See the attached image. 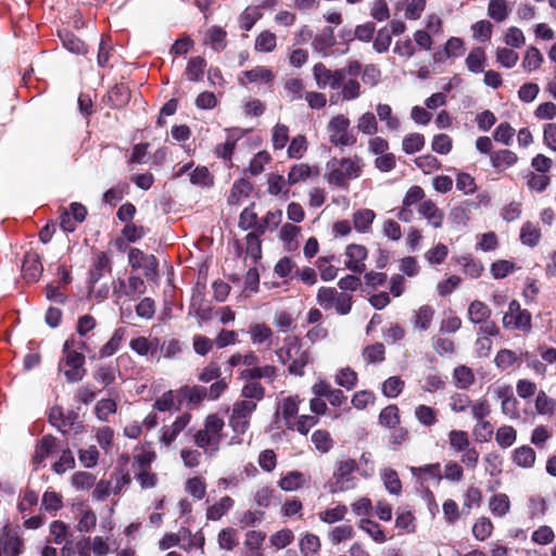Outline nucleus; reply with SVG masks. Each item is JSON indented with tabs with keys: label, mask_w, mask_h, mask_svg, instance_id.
Returning <instances> with one entry per match:
<instances>
[{
	"label": "nucleus",
	"mask_w": 556,
	"mask_h": 556,
	"mask_svg": "<svg viewBox=\"0 0 556 556\" xmlns=\"http://www.w3.org/2000/svg\"><path fill=\"white\" fill-rule=\"evenodd\" d=\"M301 228L293 224H285L279 231V239L288 251H295L299 248L298 237Z\"/></svg>",
	"instance_id": "393cba45"
},
{
	"label": "nucleus",
	"mask_w": 556,
	"mask_h": 556,
	"mask_svg": "<svg viewBox=\"0 0 556 556\" xmlns=\"http://www.w3.org/2000/svg\"><path fill=\"white\" fill-rule=\"evenodd\" d=\"M156 455L153 451L146 447H140L135 451L132 467L135 471L142 469H150L151 464L154 462Z\"/></svg>",
	"instance_id": "ea45409f"
},
{
	"label": "nucleus",
	"mask_w": 556,
	"mask_h": 556,
	"mask_svg": "<svg viewBox=\"0 0 556 556\" xmlns=\"http://www.w3.org/2000/svg\"><path fill=\"white\" fill-rule=\"evenodd\" d=\"M376 214L370 208H361L353 213V225L356 231L366 233L370 230Z\"/></svg>",
	"instance_id": "bb28decb"
},
{
	"label": "nucleus",
	"mask_w": 556,
	"mask_h": 556,
	"mask_svg": "<svg viewBox=\"0 0 556 556\" xmlns=\"http://www.w3.org/2000/svg\"><path fill=\"white\" fill-rule=\"evenodd\" d=\"M418 214L426 218L428 224L434 228H440L443 224L444 213L432 200L422 201L418 206Z\"/></svg>",
	"instance_id": "a211bd4d"
},
{
	"label": "nucleus",
	"mask_w": 556,
	"mask_h": 556,
	"mask_svg": "<svg viewBox=\"0 0 556 556\" xmlns=\"http://www.w3.org/2000/svg\"><path fill=\"white\" fill-rule=\"evenodd\" d=\"M84 349H86V343L76 340L74 337L66 339L63 344L59 370L64 374L67 382H78L86 375V358L81 352Z\"/></svg>",
	"instance_id": "f03ea898"
},
{
	"label": "nucleus",
	"mask_w": 556,
	"mask_h": 556,
	"mask_svg": "<svg viewBox=\"0 0 556 556\" xmlns=\"http://www.w3.org/2000/svg\"><path fill=\"white\" fill-rule=\"evenodd\" d=\"M365 162L362 156L332 157L326 163L325 180L329 186L346 190L351 180L363 175Z\"/></svg>",
	"instance_id": "f257e3e1"
},
{
	"label": "nucleus",
	"mask_w": 556,
	"mask_h": 556,
	"mask_svg": "<svg viewBox=\"0 0 556 556\" xmlns=\"http://www.w3.org/2000/svg\"><path fill=\"white\" fill-rule=\"evenodd\" d=\"M285 97L290 101L300 100L305 96V85L300 78H289L283 85Z\"/></svg>",
	"instance_id": "37998d69"
},
{
	"label": "nucleus",
	"mask_w": 556,
	"mask_h": 556,
	"mask_svg": "<svg viewBox=\"0 0 556 556\" xmlns=\"http://www.w3.org/2000/svg\"><path fill=\"white\" fill-rule=\"evenodd\" d=\"M381 479L390 494L399 495L402 491V483L399 479L397 472L393 469H384L381 473Z\"/></svg>",
	"instance_id": "e2e57ef3"
},
{
	"label": "nucleus",
	"mask_w": 556,
	"mask_h": 556,
	"mask_svg": "<svg viewBox=\"0 0 556 556\" xmlns=\"http://www.w3.org/2000/svg\"><path fill=\"white\" fill-rule=\"evenodd\" d=\"M190 419L191 417L189 414H182L179 417H177L176 420L170 426L163 427L161 441L166 446H169L172 442L176 440L178 434L188 426Z\"/></svg>",
	"instance_id": "aec40b11"
},
{
	"label": "nucleus",
	"mask_w": 556,
	"mask_h": 556,
	"mask_svg": "<svg viewBox=\"0 0 556 556\" xmlns=\"http://www.w3.org/2000/svg\"><path fill=\"white\" fill-rule=\"evenodd\" d=\"M273 324L281 332L292 331L296 327L295 319L286 311H277Z\"/></svg>",
	"instance_id": "864d4df0"
},
{
	"label": "nucleus",
	"mask_w": 556,
	"mask_h": 556,
	"mask_svg": "<svg viewBox=\"0 0 556 556\" xmlns=\"http://www.w3.org/2000/svg\"><path fill=\"white\" fill-rule=\"evenodd\" d=\"M517 439V431L511 426H502L496 430L495 441L502 448L510 447Z\"/></svg>",
	"instance_id": "09e8293b"
},
{
	"label": "nucleus",
	"mask_w": 556,
	"mask_h": 556,
	"mask_svg": "<svg viewBox=\"0 0 556 556\" xmlns=\"http://www.w3.org/2000/svg\"><path fill=\"white\" fill-rule=\"evenodd\" d=\"M77 521L79 532H90L97 525V515L91 508L81 506L78 508Z\"/></svg>",
	"instance_id": "4c0bfd02"
},
{
	"label": "nucleus",
	"mask_w": 556,
	"mask_h": 556,
	"mask_svg": "<svg viewBox=\"0 0 556 556\" xmlns=\"http://www.w3.org/2000/svg\"><path fill=\"white\" fill-rule=\"evenodd\" d=\"M434 315V309L430 305L420 306L414 314V328L416 330L425 331L431 326Z\"/></svg>",
	"instance_id": "473e14b6"
},
{
	"label": "nucleus",
	"mask_w": 556,
	"mask_h": 556,
	"mask_svg": "<svg viewBox=\"0 0 556 556\" xmlns=\"http://www.w3.org/2000/svg\"><path fill=\"white\" fill-rule=\"evenodd\" d=\"M500 334V328H495L494 332L483 333L482 329H477V339L475 341V350L478 356L486 357L492 350L491 337Z\"/></svg>",
	"instance_id": "c756f323"
},
{
	"label": "nucleus",
	"mask_w": 556,
	"mask_h": 556,
	"mask_svg": "<svg viewBox=\"0 0 556 556\" xmlns=\"http://www.w3.org/2000/svg\"><path fill=\"white\" fill-rule=\"evenodd\" d=\"M466 67L469 72L479 74L482 73L485 68L486 55L485 51L481 47L473 48L467 55Z\"/></svg>",
	"instance_id": "a878e982"
},
{
	"label": "nucleus",
	"mask_w": 556,
	"mask_h": 556,
	"mask_svg": "<svg viewBox=\"0 0 556 556\" xmlns=\"http://www.w3.org/2000/svg\"><path fill=\"white\" fill-rule=\"evenodd\" d=\"M313 75L318 88L339 89L340 79L343 75V70L331 72L324 64L317 63L313 67Z\"/></svg>",
	"instance_id": "ddd939ff"
},
{
	"label": "nucleus",
	"mask_w": 556,
	"mask_h": 556,
	"mask_svg": "<svg viewBox=\"0 0 556 556\" xmlns=\"http://www.w3.org/2000/svg\"><path fill=\"white\" fill-rule=\"evenodd\" d=\"M117 368L112 365H100L93 372V379L108 387L112 384L116 379Z\"/></svg>",
	"instance_id": "8fccbe9b"
},
{
	"label": "nucleus",
	"mask_w": 556,
	"mask_h": 556,
	"mask_svg": "<svg viewBox=\"0 0 556 556\" xmlns=\"http://www.w3.org/2000/svg\"><path fill=\"white\" fill-rule=\"evenodd\" d=\"M409 470L412 475L419 479L421 482L429 480H435L437 482H440L442 479L441 465L439 463L427 464L420 467H410Z\"/></svg>",
	"instance_id": "5701e85b"
},
{
	"label": "nucleus",
	"mask_w": 556,
	"mask_h": 556,
	"mask_svg": "<svg viewBox=\"0 0 556 556\" xmlns=\"http://www.w3.org/2000/svg\"><path fill=\"white\" fill-rule=\"evenodd\" d=\"M289 141V128L285 124H276L271 130V143L275 150H282Z\"/></svg>",
	"instance_id": "bf43d9fd"
},
{
	"label": "nucleus",
	"mask_w": 556,
	"mask_h": 556,
	"mask_svg": "<svg viewBox=\"0 0 556 556\" xmlns=\"http://www.w3.org/2000/svg\"><path fill=\"white\" fill-rule=\"evenodd\" d=\"M489 508L495 517H504L510 509V501L508 495L505 493L494 494L490 497Z\"/></svg>",
	"instance_id": "72a5a7b5"
},
{
	"label": "nucleus",
	"mask_w": 556,
	"mask_h": 556,
	"mask_svg": "<svg viewBox=\"0 0 556 556\" xmlns=\"http://www.w3.org/2000/svg\"><path fill=\"white\" fill-rule=\"evenodd\" d=\"M502 324L504 328L509 330L529 332L531 330V314L527 309H522L517 300H513L508 304Z\"/></svg>",
	"instance_id": "6e6552de"
},
{
	"label": "nucleus",
	"mask_w": 556,
	"mask_h": 556,
	"mask_svg": "<svg viewBox=\"0 0 556 556\" xmlns=\"http://www.w3.org/2000/svg\"><path fill=\"white\" fill-rule=\"evenodd\" d=\"M334 42L333 29L331 27H325L314 39L313 47L318 53L327 55L328 50L334 45Z\"/></svg>",
	"instance_id": "f704fd0d"
},
{
	"label": "nucleus",
	"mask_w": 556,
	"mask_h": 556,
	"mask_svg": "<svg viewBox=\"0 0 556 556\" xmlns=\"http://www.w3.org/2000/svg\"><path fill=\"white\" fill-rule=\"evenodd\" d=\"M282 220V211H269L263 217V219L257 225V233L263 235L266 231H273L278 228Z\"/></svg>",
	"instance_id": "a19ab883"
},
{
	"label": "nucleus",
	"mask_w": 556,
	"mask_h": 556,
	"mask_svg": "<svg viewBox=\"0 0 556 556\" xmlns=\"http://www.w3.org/2000/svg\"><path fill=\"white\" fill-rule=\"evenodd\" d=\"M224 426L225 422L219 416L215 414L208 415L205 419L204 428L194 435L197 446L203 448L208 456L215 455L219 450Z\"/></svg>",
	"instance_id": "20e7f679"
},
{
	"label": "nucleus",
	"mask_w": 556,
	"mask_h": 556,
	"mask_svg": "<svg viewBox=\"0 0 556 556\" xmlns=\"http://www.w3.org/2000/svg\"><path fill=\"white\" fill-rule=\"evenodd\" d=\"M265 396V389L258 382H249L243 386L241 389V400L242 402H250L251 404H255L257 407V403L261 402Z\"/></svg>",
	"instance_id": "cd10ccee"
},
{
	"label": "nucleus",
	"mask_w": 556,
	"mask_h": 556,
	"mask_svg": "<svg viewBox=\"0 0 556 556\" xmlns=\"http://www.w3.org/2000/svg\"><path fill=\"white\" fill-rule=\"evenodd\" d=\"M275 78L274 73L266 66H255L252 70L242 72L239 77V84L247 86L249 84H269Z\"/></svg>",
	"instance_id": "2eb2a0df"
},
{
	"label": "nucleus",
	"mask_w": 556,
	"mask_h": 556,
	"mask_svg": "<svg viewBox=\"0 0 556 556\" xmlns=\"http://www.w3.org/2000/svg\"><path fill=\"white\" fill-rule=\"evenodd\" d=\"M251 341L253 344H262L270 341L273 330L263 323L252 324L249 329Z\"/></svg>",
	"instance_id": "a18cd8bd"
},
{
	"label": "nucleus",
	"mask_w": 556,
	"mask_h": 556,
	"mask_svg": "<svg viewBox=\"0 0 556 556\" xmlns=\"http://www.w3.org/2000/svg\"><path fill=\"white\" fill-rule=\"evenodd\" d=\"M329 142L338 148L351 147L357 137L351 128V119L342 113L333 115L326 126Z\"/></svg>",
	"instance_id": "39448f33"
},
{
	"label": "nucleus",
	"mask_w": 556,
	"mask_h": 556,
	"mask_svg": "<svg viewBox=\"0 0 556 556\" xmlns=\"http://www.w3.org/2000/svg\"><path fill=\"white\" fill-rule=\"evenodd\" d=\"M357 130L367 136H372L378 131V121L372 112H365L356 121Z\"/></svg>",
	"instance_id": "c9c22d12"
},
{
	"label": "nucleus",
	"mask_w": 556,
	"mask_h": 556,
	"mask_svg": "<svg viewBox=\"0 0 556 556\" xmlns=\"http://www.w3.org/2000/svg\"><path fill=\"white\" fill-rule=\"evenodd\" d=\"M511 459L516 466L523 469H530L535 464L536 454L532 447L522 445L514 450Z\"/></svg>",
	"instance_id": "4be33fe9"
},
{
	"label": "nucleus",
	"mask_w": 556,
	"mask_h": 556,
	"mask_svg": "<svg viewBox=\"0 0 556 556\" xmlns=\"http://www.w3.org/2000/svg\"><path fill=\"white\" fill-rule=\"evenodd\" d=\"M453 377L456 387L459 389H468L475 381L472 370L466 366H457L454 369Z\"/></svg>",
	"instance_id": "5fc2aeb1"
},
{
	"label": "nucleus",
	"mask_w": 556,
	"mask_h": 556,
	"mask_svg": "<svg viewBox=\"0 0 556 556\" xmlns=\"http://www.w3.org/2000/svg\"><path fill=\"white\" fill-rule=\"evenodd\" d=\"M126 329L117 328L112 334L111 339L101 348L99 354L100 357H109L115 354L121 345V342L125 339Z\"/></svg>",
	"instance_id": "79ce46f5"
},
{
	"label": "nucleus",
	"mask_w": 556,
	"mask_h": 556,
	"mask_svg": "<svg viewBox=\"0 0 556 556\" xmlns=\"http://www.w3.org/2000/svg\"><path fill=\"white\" fill-rule=\"evenodd\" d=\"M357 465L354 459L344 458L340 459L333 472L334 482L331 484L330 492H346L352 490L356 485V480L353 477V472L356 470Z\"/></svg>",
	"instance_id": "0eeeda50"
},
{
	"label": "nucleus",
	"mask_w": 556,
	"mask_h": 556,
	"mask_svg": "<svg viewBox=\"0 0 556 556\" xmlns=\"http://www.w3.org/2000/svg\"><path fill=\"white\" fill-rule=\"evenodd\" d=\"M130 349L140 356L148 355L151 351H155L157 348L156 339H148L146 337H138L129 342Z\"/></svg>",
	"instance_id": "49530a36"
},
{
	"label": "nucleus",
	"mask_w": 556,
	"mask_h": 556,
	"mask_svg": "<svg viewBox=\"0 0 556 556\" xmlns=\"http://www.w3.org/2000/svg\"><path fill=\"white\" fill-rule=\"evenodd\" d=\"M23 541L20 536L10 534L7 527L0 533V556H18L23 551Z\"/></svg>",
	"instance_id": "dca6fc26"
},
{
	"label": "nucleus",
	"mask_w": 556,
	"mask_h": 556,
	"mask_svg": "<svg viewBox=\"0 0 556 556\" xmlns=\"http://www.w3.org/2000/svg\"><path fill=\"white\" fill-rule=\"evenodd\" d=\"M377 116L381 122L386 123L389 130H397L400 128V119L392 114V109L389 104L379 103L376 106Z\"/></svg>",
	"instance_id": "c03bdc74"
},
{
	"label": "nucleus",
	"mask_w": 556,
	"mask_h": 556,
	"mask_svg": "<svg viewBox=\"0 0 556 556\" xmlns=\"http://www.w3.org/2000/svg\"><path fill=\"white\" fill-rule=\"evenodd\" d=\"M319 175L318 168L315 166H309L306 163H300L293 165L287 177L288 186H294L301 181H305L308 178L317 177Z\"/></svg>",
	"instance_id": "f3484780"
},
{
	"label": "nucleus",
	"mask_w": 556,
	"mask_h": 556,
	"mask_svg": "<svg viewBox=\"0 0 556 556\" xmlns=\"http://www.w3.org/2000/svg\"><path fill=\"white\" fill-rule=\"evenodd\" d=\"M206 61L202 56L191 58L186 67V77L190 81H199L203 78Z\"/></svg>",
	"instance_id": "e433bc0d"
},
{
	"label": "nucleus",
	"mask_w": 556,
	"mask_h": 556,
	"mask_svg": "<svg viewBox=\"0 0 556 556\" xmlns=\"http://www.w3.org/2000/svg\"><path fill=\"white\" fill-rule=\"evenodd\" d=\"M463 40L457 37L450 38L444 47L442 52H438L434 54L435 61H444L445 59L454 55H458L463 49Z\"/></svg>",
	"instance_id": "680f3d73"
},
{
	"label": "nucleus",
	"mask_w": 556,
	"mask_h": 556,
	"mask_svg": "<svg viewBox=\"0 0 556 556\" xmlns=\"http://www.w3.org/2000/svg\"><path fill=\"white\" fill-rule=\"evenodd\" d=\"M256 409L255 404L250 402L236 401L231 407L229 416V427L235 432L229 444H240L242 440L240 435L244 434L250 428L252 414Z\"/></svg>",
	"instance_id": "423d86ee"
},
{
	"label": "nucleus",
	"mask_w": 556,
	"mask_h": 556,
	"mask_svg": "<svg viewBox=\"0 0 556 556\" xmlns=\"http://www.w3.org/2000/svg\"><path fill=\"white\" fill-rule=\"evenodd\" d=\"M87 215L86 207L80 203H72L70 211L64 210L60 216V225L64 231L72 232L76 225L85 220Z\"/></svg>",
	"instance_id": "4468645a"
},
{
	"label": "nucleus",
	"mask_w": 556,
	"mask_h": 556,
	"mask_svg": "<svg viewBox=\"0 0 556 556\" xmlns=\"http://www.w3.org/2000/svg\"><path fill=\"white\" fill-rule=\"evenodd\" d=\"M300 403L301 400L298 395H289L280 399L275 412V422H283L287 429L294 431V419L298 416Z\"/></svg>",
	"instance_id": "9d476101"
},
{
	"label": "nucleus",
	"mask_w": 556,
	"mask_h": 556,
	"mask_svg": "<svg viewBox=\"0 0 556 556\" xmlns=\"http://www.w3.org/2000/svg\"><path fill=\"white\" fill-rule=\"evenodd\" d=\"M85 544L88 546L93 556H108L114 552V549L111 547L109 538H103L100 535L88 538L85 540Z\"/></svg>",
	"instance_id": "7c9ffc66"
},
{
	"label": "nucleus",
	"mask_w": 556,
	"mask_h": 556,
	"mask_svg": "<svg viewBox=\"0 0 556 556\" xmlns=\"http://www.w3.org/2000/svg\"><path fill=\"white\" fill-rule=\"evenodd\" d=\"M276 355L281 364L290 363L288 370L295 376H302L304 367L309 362V352L302 348L296 336L286 337L283 345L276 351Z\"/></svg>",
	"instance_id": "7ed1b4c3"
},
{
	"label": "nucleus",
	"mask_w": 556,
	"mask_h": 556,
	"mask_svg": "<svg viewBox=\"0 0 556 556\" xmlns=\"http://www.w3.org/2000/svg\"><path fill=\"white\" fill-rule=\"evenodd\" d=\"M541 231L538 226L532 223H526L520 231V239L523 244L534 247L539 243Z\"/></svg>",
	"instance_id": "338daca9"
},
{
	"label": "nucleus",
	"mask_w": 556,
	"mask_h": 556,
	"mask_svg": "<svg viewBox=\"0 0 556 556\" xmlns=\"http://www.w3.org/2000/svg\"><path fill=\"white\" fill-rule=\"evenodd\" d=\"M287 185L288 184L285 180L283 176L278 174H271L267 179V191L271 195L282 194L287 199L289 194Z\"/></svg>",
	"instance_id": "603ef678"
},
{
	"label": "nucleus",
	"mask_w": 556,
	"mask_h": 556,
	"mask_svg": "<svg viewBox=\"0 0 556 556\" xmlns=\"http://www.w3.org/2000/svg\"><path fill=\"white\" fill-rule=\"evenodd\" d=\"M400 422L399 408L396 405H388L379 414V424L387 428H394Z\"/></svg>",
	"instance_id": "69168bd1"
},
{
	"label": "nucleus",
	"mask_w": 556,
	"mask_h": 556,
	"mask_svg": "<svg viewBox=\"0 0 556 556\" xmlns=\"http://www.w3.org/2000/svg\"><path fill=\"white\" fill-rule=\"evenodd\" d=\"M484 470L491 477L498 476L503 470V458L496 452H490L483 457Z\"/></svg>",
	"instance_id": "13d9d810"
},
{
	"label": "nucleus",
	"mask_w": 556,
	"mask_h": 556,
	"mask_svg": "<svg viewBox=\"0 0 556 556\" xmlns=\"http://www.w3.org/2000/svg\"><path fill=\"white\" fill-rule=\"evenodd\" d=\"M425 146V137L421 134L413 132L404 137L402 147L406 154L420 151Z\"/></svg>",
	"instance_id": "774afa93"
},
{
	"label": "nucleus",
	"mask_w": 556,
	"mask_h": 556,
	"mask_svg": "<svg viewBox=\"0 0 556 556\" xmlns=\"http://www.w3.org/2000/svg\"><path fill=\"white\" fill-rule=\"evenodd\" d=\"M233 506V500L230 496H223L218 502L206 509V518L208 520H219Z\"/></svg>",
	"instance_id": "2f4dec72"
},
{
	"label": "nucleus",
	"mask_w": 556,
	"mask_h": 556,
	"mask_svg": "<svg viewBox=\"0 0 556 556\" xmlns=\"http://www.w3.org/2000/svg\"><path fill=\"white\" fill-rule=\"evenodd\" d=\"M345 266L353 273H363L365 270V260L367 258L368 251L362 244H349L344 252Z\"/></svg>",
	"instance_id": "f8f14e48"
},
{
	"label": "nucleus",
	"mask_w": 556,
	"mask_h": 556,
	"mask_svg": "<svg viewBox=\"0 0 556 556\" xmlns=\"http://www.w3.org/2000/svg\"><path fill=\"white\" fill-rule=\"evenodd\" d=\"M276 35L269 30H263L255 39L254 48L260 52H271L276 48Z\"/></svg>",
	"instance_id": "6e6d98bb"
},
{
	"label": "nucleus",
	"mask_w": 556,
	"mask_h": 556,
	"mask_svg": "<svg viewBox=\"0 0 556 556\" xmlns=\"http://www.w3.org/2000/svg\"><path fill=\"white\" fill-rule=\"evenodd\" d=\"M262 17V13L257 7H248L239 16L240 28L250 30L255 23Z\"/></svg>",
	"instance_id": "4d7b16f0"
},
{
	"label": "nucleus",
	"mask_w": 556,
	"mask_h": 556,
	"mask_svg": "<svg viewBox=\"0 0 556 556\" xmlns=\"http://www.w3.org/2000/svg\"><path fill=\"white\" fill-rule=\"evenodd\" d=\"M144 290V281L138 276H131L128 279V282L123 279L115 282L113 287V294L118 302L124 298L134 300L138 295L142 294Z\"/></svg>",
	"instance_id": "9b49d317"
},
{
	"label": "nucleus",
	"mask_w": 556,
	"mask_h": 556,
	"mask_svg": "<svg viewBox=\"0 0 556 556\" xmlns=\"http://www.w3.org/2000/svg\"><path fill=\"white\" fill-rule=\"evenodd\" d=\"M511 9L506 0H491L488 5V15L495 22L505 21Z\"/></svg>",
	"instance_id": "58836bf2"
},
{
	"label": "nucleus",
	"mask_w": 556,
	"mask_h": 556,
	"mask_svg": "<svg viewBox=\"0 0 556 556\" xmlns=\"http://www.w3.org/2000/svg\"><path fill=\"white\" fill-rule=\"evenodd\" d=\"M276 376L277 369L271 365H265L263 367H256L254 365L241 371V377L249 380H256L262 378L274 380Z\"/></svg>",
	"instance_id": "c85d7f7f"
},
{
	"label": "nucleus",
	"mask_w": 556,
	"mask_h": 556,
	"mask_svg": "<svg viewBox=\"0 0 556 556\" xmlns=\"http://www.w3.org/2000/svg\"><path fill=\"white\" fill-rule=\"evenodd\" d=\"M543 63V55L535 47H529L522 60V67L527 72L538 70Z\"/></svg>",
	"instance_id": "3c124183"
},
{
	"label": "nucleus",
	"mask_w": 556,
	"mask_h": 556,
	"mask_svg": "<svg viewBox=\"0 0 556 556\" xmlns=\"http://www.w3.org/2000/svg\"><path fill=\"white\" fill-rule=\"evenodd\" d=\"M447 435L454 452L460 453L470 446L469 435L464 430H451Z\"/></svg>",
	"instance_id": "de8ad7c7"
},
{
	"label": "nucleus",
	"mask_w": 556,
	"mask_h": 556,
	"mask_svg": "<svg viewBox=\"0 0 556 556\" xmlns=\"http://www.w3.org/2000/svg\"><path fill=\"white\" fill-rule=\"evenodd\" d=\"M110 261L105 253L101 252L97 254L93 267L90 270V279L92 282H97L105 271H110Z\"/></svg>",
	"instance_id": "052dcab7"
},
{
	"label": "nucleus",
	"mask_w": 556,
	"mask_h": 556,
	"mask_svg": "<svg viewBox=\"0 0 556 556\" xmlns=\"http://www.w3.org/2000/svg\"><path fill=\"white\" fill-rule=\"evenodd\" d=\"M491 309L482 301H472L467 311V317L473 325H479L478 329H482L483 333L494 332L495 328H498L496 324L491 320Z\"/></svg>",
	"instance_id": "1a4fd4ad"
},
{
	"label": "nucleus",
	"mask_w": 556,
	"mask_h": 556,
	"mask_svg": "<svg viewBox=\"0 0 556 556\" xmlns=\"http://www.w3.org/2000/svg\"><path fill=\"white\" fill-rule=\"evenodd\" d=\"M309 481V476L292 470L282 476L278 481V486L286 492L298 491Z\"/></svg>",
	"instance_id": "6ab92c4d"
},
{
	"label": "nucleus",
	"mask_w": 556,
	"mask_h": 556,
	"mask_svg": "<svg viewBox=\"0 0 556 556\" xmlns=\"http://www.w3.org/2000/svg\"><path fill=\"white\" fill-rule=\"evenodd\" d=\"M339 88L341 89L342 101H352L361 96L359 81L354 78H346L345 70H343V75L340 79Z\"/></svg>",
	"instance_id": "b1692460"
},
{
	"label": "nucleus",
	"mask_w": 556,
	"mask_h": 556,
	"mask_svg": "<svg viewBox=\"0 0 556 556\" xmlns=\"http://www.w3.org/2000/svg\"><path fill=\"white\" fill-rule=\"evenodd\" d=\"M24 277L28 280H37L42 271L39 255L35 252H27L22 265Z\"/></svg>",
	"instance_id": "412c9836"
},
{
	"label": "nucleus",
	"mask_w": 556,
	"mask_h": 556,
	"mask_svg": "<svg viewBox=\"0 0 556 556\" xmlns=\"http://www.w3.org/2000/svg\"><path fill=\"white\" fill-rule=\"evenodd\" d=\"M207 40L213 50L222 51L226 48V31L220 26H212L207 30Z\"/></svg>",
	"instance_id": "0e129e2a"
}]
</instances>
